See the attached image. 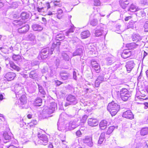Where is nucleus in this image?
<instances>
[{
    "mask_svg": "<svg viewBox=\"0 0 148 148\" xmlns=\"http://www.w3.org/2000/svg\"><path fill=\"white\" fill-rule=\"evenodd\" d=\"M129 148H138L137 147H135L136 143L135 140L132 139L131 141L128 145Z\"/></svg>",
    "mask_w": 148,
    "mask_h": 148,
    "instance_id": "nucleus-33",
    "label": "nucleus"
},
{
    "mask_svg": "<svg viewBox=\"0 0 148 148\" xmlns=\"http://www.w3.org/2000/svg\"><path fill=\"white\" fill-rule=\"evenodd\" d=\"M131 55L130 51H124L122 53L121 56L124 59H126L129 57Z\"/></svg>",
    "mask_w": 148,
    "mask_h": 148,
    "instance_id": "nucleus-19",
    "label": "nucleus"
},
{
    "mask_svg": "<svg viewBox=\"0 0 148 148\" xmlns=\"http://www.w3.org/2000/svg\"><path fill=\"white\" fill-rule=\"evenodd\" d=\"M62 56L64 60L65 61H69V57L68 55L65 53H62Z\"/></svg>",
    "mask_w": 148,
    "mask_h": 148,
    "instance_id": "nucleus-46",
    "label": "nucleus"
},
{
    "mask_svg": "<svg viewBox=\"0 0 148 148\" xmlns=\"http://www.w3.org/2000/svg\"><path fill=\"white\" fill-rule=\"evenodd\" d=\"M105 133L104 132H103L101 134L99 137L105 139Z\"/></svg>",
    "mask_w": 148,
    "mask_h": 148,
    "instance_id": "nucleus-63",
    "label": "nucleus"
},
{
    "mask_svg": "<svg viewBox=\"0 0 148 148\" xmlns=\"http://www.w3.org/2000/svg\"><path fill=\"white\" fill-rule=\"evenodd\" d=\"M132 18V16H129L125 17L124 20L125 21H127L131 19Z\"/></svg>",
    "mask_w": 148,
    "mask_h": 148,
    "instance_id": "nucleus-62",
    "label": "nucleus"
},
{
    "mask_svg": "<svg viewBox=\"0 0 148 148\" xmlns=\"http://www.w3.org/2000/svg\"><path fill=\"white\" fill-rule=\"evenodd\" d=\"M119 3L121 7L123 9H125L129 3L128 1L126 0H122L119 1Z\"/></svg>",
    "mask_w": 148,
    "mask_h": 148,
    "instance_id": "nucleus-20",
    "label": "nucleus"
},
{
    "mask_svg": "<svg viewBox=\"0 0 148 148\" xmlns=\"http://www.w3.org/2000/svg\"><path fill=\"white\" fill-rule=\"evenodd\" d=\"M139 46L138 44L135 43H132L128 45V47L131 49H134L138 48Z\"/></svg>",
    "mask_w": 148,
    "mask_h": 148,
    "instance_id": "nucleus-30",
    "label": "nucleus"
},
{
    "mask_svg": "<svg viewBox=\"0 0 148 148\" xmlns=\"http://www.w3.org/2000/svg\"><path fill=\"white\" fill-rule=\"evenodd\" d=\"M136 16L140 17L141 16H143L145 15V13L143 10H140L137 11L136 13Z\"/></svg>",
    "mask_w": 148,
    "mask_h": 148,
    "instance_id": "nucleus-38",
    "label": "nucleus"
},
{
    "mask_svg": "<svg viewBox=\"0 0 148 148\" xmlns=\"http://www.w3.org/2000/svg\"><path fill=\"white\" fill-rule=\"evenodd\" d=\"M84 143L87 144L89 146L91 147L92 146L93 143L92 142V138L90 137H87L84 139Z\"/></svg>",
    "mask_w": 148,
    "mask_h": 148,
    "instance_id": "nucleus-17",
    "label": "nucleus"
},
{
    "mask_svg": "<svg viewBox=\"0 0 148 148\" xmlns=\"http://www.w3.org/2000/svg\"><path fill=\"white\" fill-rule=\"evenodd\" d=\"M64 36L63 34H60L56 36V39L58 40H62L64 39Z\"/></svg>",
    "mask_w": 148,
    "mask_h": 148,
    "instance_id": "nucleus-42",
    "label": "nucleus"
},
{
    "mask_svg": "<svg viewBox=\"0 0 148 148\" xmlns=\"http://www.w3.org/2000/svg\"><path fill=\"white\" fill-rule=\"evenodd\" d=\"M53 113L49 109L47 108L43 110L42 113L43 118H46L50 116V114Z\"/></svg>",
    "mask_w": 148,
    "mask_h": 148,
    "instance_id": "nucleus-13",
    "label": "nucleus"
},
{
    "mask_svg": "<svg viewBox=\"0 0 148 148\" xmlns=\"http://www.w3.org/2000/svg\"><path fill=\"white\" fill-rule=\"evenodd\" d=\"M120 106L113 101L109 103L107 106V109L112 116L115 115L119 110Z\"/></svg>",
    "mask_w": 148,
    "mask_h": 148,
    "instance_id": "nucleus-2",
    "label": "nucleus"
},
{
    "mask_svg": "<svg viewBox=\"0 0 148 148\" xmlns=\"http://www.w3.org/2000/svg\"><path fill=\"white\" fill-rule=\"evenodd\" d=\"M9 64L10 67L14 70L18 71H19L20 70V68L15 65V64L13 62L10 61L9 62Z\"/></svg>",
    "mask_w": 148,
    "mask_h": 148,
    "instance_id": "nucleus-23",
    "label": "nucleus"
},
{
    "mask_svg": "<svg viewBox=\"0 0 148 148\" xmlns=\"http://www.w3.org/2000/svg\"><path fill=\"white\" fill-rule=\"evenodd\" d=\"M97 81L100 82H101L104 81V77L103 75L99 76L97 79Z\"/></svg>",
    "mask_w": 148,
    "mask_h": 148,
    "instance_id": "nucleus-51",
    "label": "nucleus"
},
{
    "mask_svg": "<svg viewBox=\"0 0 148 148\" xmlns=\"http://www.w3.org/2000/svg\"><path fill=\"white\" fill-rule=\"evenodd\" d=\"M75 30L74 27L73 26H71V27L68 30L65 32V33H74V31Z\"/></svg>",
    "mask_w": 148,
    "mask_h": 148,
    "instance_id": "nucleus-50",
    "label": "nucleus"
},
{
    "mask_svg": "<svg viewBox=\"0 0 148 148\" xmlns=\"http://www.w3.org/2000/svg\"><path fill=\"white\" fill-rule=\"evenodd\" d=\"M92 68L97 73H99L100 71V67L98 63L92 66Z\"/></svg>",
    "mask_w": 148,
    "mask_h": 148,
    "instance_id": "nucleus-32",
    "label": "nucleus"
},
{
    "mask_svg": "<svg viewBox=\"0 0 148 148\" xmlns=\"http://www.w3.org/2000/svg\"><path fill=\"white\" fill-rule=\"evenodd\" d=\"M137 10L136 6L134 4H132L130 7L127 9V11L131 12H134Z\"/></svg>",
    "mask_w": 148,
    "mask_h": 148,
    "instance_id": "nucleus-31",
    "label": "nucleus"
},
{
    "mask_svg": "<svg viewBox=\"0 0 148 148\" xmlns=\"http://www.w3.org/2000/svg\"><path fill=\"white\" fill-rule=\"evenodd\" d=\"M135 22V21H130L125 27V29H133L134 27V24Z\"/></svg>",
    "mask_w": 148,
    "mask_h": 148,
    "instance_id": "nucleus-25",
    "label": "nucleus"
},
{
    "mask_svg": "<svg viewBox=\"0 0 148 148\" xmlns=\"http://www.w3.org/2000/svg\"><path fill=\"white\" fill-rule=\"evenodd\" d=\"M66 100L73 105H75L77 103V100L76 96L71 94L68 95L66 97Z\"/></svg>",
    "mask_w": 148,
    "mask_h": 148,
    "instance_id": "nucleus-7",
    "label": "nucleus"
},
{
    "mask_svg": "<svg viewBox=\"0 0 148 148\" xmlns=\"http://www.w3.org/2000/svg\"><path fill=\"white\" fill-rule=\"evenodd\" d=\"M38 136V139L37 140L38 144L44 145H46L47 144L48 140L47 136L46 135L39 134Z\"/></svg>",
    "mask_w": 148,
    "mask_h": 148,
    "instance_id": "nucleus-5",
    "label": "nucleus"
},
{
    "mask_svg": "<svg viewBox=\"0 0 148 148\" xmlns=\"http://www.w3.org/2000/svg\"><path fill=\"white\" fill-rule=\"evenodd\" d=\"M60 60L59 58H56L55 61V63L56 65L57 66H58L60 63Z\"/></svg>",
    "mask_w": 148,
    "mask_h": 148,
    "instance_id": "nucleus-54",
    "label": "nucleus"
},
{
    "mask_svg": "<svg viewBox=\"0 0 148 148\" xmlns=\"http://www.w3.org/2000/svg\"><path fill=\"white\" fill-rule=\"evenodd\" d=\"M135 64L133 61L130 60L126 63L125 66L128 73H130L134 66Z\"/></svg>",
    "mask_w": 148,
    "mask_h": 148,
    "instance_id": "nucleus-8",
    "label": "nucleus"
},
{
    "mask_svg": "<svg viewBox=\"0 0 148 148\" xmlns=\"http://www.w3.org/2000/svg\"><path fill=\"white\" fill-rule=\"evenodd\" d=\"M103 26L102 24H100L96 28L95 33L96 36L98 37L103 34L105 35L106 34V31L104 29Z\"/></svg>",
    "mask_w": 148,
    "mask_h": 148,
    "instance_id": "nucleus-6",
    "label": "nucleus"
},
{
    "mask_svg": "<svg viewBox=\"0 0 148 148\" xmlns=\"http://www.w3.org/2000/svg\"><path fill=\"white\" fill-rule=\"evenodd\" d=\"M88 123L90 126L95 127L98 125V122L95 119L90 118L88 120Z\"/></svg>",
    "mask_w": 148,
    "mask_h": 148,
    "instance_id": "nucleus-12",
    "label": "nucleus"
},
{
    "mask_svg": "<svg viewBox=\"0 0 148 148\" xmlns=\"http://www.w3.org/2000/svg\"><path fill=\"white\" fill-rule=\"evenodd\" d=\"M54 51V48L51 47L50 49L49 47H47L43 49L41 51V55L40 56L42 59H44L46 58L48 55H51L53 53Z\"/></svg>",
    "mask_w": 148,
    "mask_h": 148,
    "instance_id": "nucleus-3",
    "label": "nucleus"
},
{
    "mask_svg": "<svg viewBox=\"0 0 148 148\" xmlns=\"http://www.w3.org/2000/svg\"><path fill=\"white\" fill-rule=\"evenodd\" d=\"M53 3L54 5L55 6H58L59 7H60L61 6V4L60 3V1H55L53 2Z\"/></svg>",
    "mask_w": 148,
    "mask_h": 148,
    "instance_id": "nucleus-48",
    "label": "nucleus"
},
{
    "mask_svg": "<svg viewBox=\"0 0 148 148\" xmlns=\"http://www.w3.org/2000/svg\"><path fill=\"white\" fill-rule=\"evenodd\" d=\"M29 77L33 79L37 78L38 77V74L36 72V70L31 71L29 73Z\"/></svg>",
    "mask_w": 148,
    "mask_h": 148,
    "instance_id": "nucleus-27",
    "label": "nucleus"
},
{
    "mask_svg": "<svg viewBox=\"0 0 148 148\" xmlns=\"http://www.w3.org/2000/svg\"><path fill=\"white\" fill-rule=\"evenodd\" d=\"M23 23V22L19 20H15L13 22L14 24L20 25V27L18 29V32L22 34L26 33L29 29V25L28 24L21 26Z\"/></svg>",
    "mask_w": 148,
    "mask_h": 148,
    "instance_id": "nucleus-1",
    "label": "nucleus"
},
{
    "mask_svg": "<svg viewBox=\"0 0 148 148\" xmlns=\"http://www.w3.org/2000/svg\"><path fill=\"white\" fill-rule=\"evenodd\" d=\"M20 100L22 105L26 104L27 103V100L26 96L24 95H22L20 98Z\"/></svg>",
    "mask_w": 148,
    "mask_h": 148,
    "instance_id": "nucleus-26",
    "label": "nucleus"
},
{
    "mask_svg": "<svg viewBox=\"0 0 148 148\" xmlns=\"http://www.w3.org/2000/svg\"><path fill=\"white\" fill-rule=\"evenodd\" d=\"M32 29L35 31H41L43 29L42 27L38 24H34L32 26Z\"/></svg>",
    "mask_w": 148,
    "mask_h": 148,
    "instance_id": "nucleus-21",
    "label": "nucleus"
},
{
    "mask_svg": "<svg viewBox=\"0 0 148 148\" xmlns=\"http://www.w3.org/2000/svg\"><path fill=\"white\" fill-rule=\"evenodd\" d=\"M120 95L122 99L124 101H127L130 97V93L125 88H123L120 90Z\"/></svg>",
    "mask_w": 148,
    "mask_h": 148,
    "instance_id": "nucleus-4",
    "label": "nucleus"
},
{
    "mask_svg": "<svg viewBox=\"0 0 148 148\" xmlns=\"http://www.w3.org/2000/svg\"><path fill=\"white\" fill-rule=\"evenodd\" d=\"M90 35V33L88 30L83 32L80 34L81 37L82 39L86 38L89 37Z\"/></svg>",
    "mask_w": 148,
    "mask_h": 148,
    "instance_id": "nucleus-22",
    "label": "nucleus"
},
{
    "mask_svg": "<svg viewBox=\"0 0 148 148\" xmlns=\"http://www.w3.org/2000/svg\"><path fill=\"white\" fill-rule=\"evenodd\" d=\"M73 33H66L65 35L67 36H69L70 38H71L73 37Z\"/></svg>",
    "mask_w": 148,
    "mask_h": 148,
    "instance_id": "nucleus-57",
    "label": "nucleus"
},
{
    "mask_svg": "<svg viewBox=\"0 0 148 148\" xmlns=\"http://www.w3.org/2000/svg\"><path fill=\"white\" fill-rule=\"evenodd\" d=\"M140 134L142 136H145L148 134V128L142 129L140 131Z\"/></svg>",
    "mask_w": 148,
    "mask_h": 148,
    "instance_id": "nucleus-39",
    "label": "nucleus"
},
{
    "mask_svg": "<svg viewBox=\"0 0 148 148\" xmlns=\"http://www.w3.org/2000/svg\"><path fill=\"white\" fill-rule=\"evenodd\" d=\"M122 116L126 118L132 119L134 118V115L130 110H128L123 113Z\"/></svg>",
    "mask_w": 148,
    "mask_h": 148,
    "instance_id": "nucleus-11",
    "label": "nucleus"
},
{
    "mask_svg": "<svg viewBox=\"0 0 148 148\" xmlns=\"http://www.w3.org/2000/svg\"><path fill=\"white\" fill-rule=\"evenodd\" d=\"M107 122L106 120L102 121L100 123L99 126L101 130H104L106 128L107 126Z\"/></svg>",
    "mask_w": 148,
    "mask_h": 148,
    "instance_id": "nucleus-24",
    "label": "nucleus"
},
{
    "mask_svg": "<svg viewBox=\"0 0 148 148\" xmlns=\"http://www.w3.org/2000/svg\"><path fill=\"white\" fill-rule=\"evenodd\" d=\"M12 58L14 60L16 61H21V56L18 55H13Z\"/></svg>",
    "mask_w": 148,
    "mask_h": 148,
    "instance_id": "nucleus-40",
    "label": "nucleus"
},
{
    "mask_svg": "<svg viewBox=\"0 0 148 148\" xmlns=\"http://www.w3.org/2000/svg\"><path fill=\"white\" fill-rule=\"evenodd\" d=\"M42 99L40 98H37L34 101V104L36 106H40L42 103Z\"/></svg>",
    "mask_w": 148,
    "mask_h": 148,
    "instance_id": "nucleus-34",
    "label": "nucleus"
},
{
    "mask_svg": "<svg viewBox=\"0 0 148 148\" xmlns=\"http://www.w3.org/2000/svg\"><path fill=\"white\" fill-rule=\"evenodd\" d=\"M29 16V14L24 12H23L21 15V17L23 20H25L28 18Z\"/></svg>",
    "mask_w": 148,
    "mask_h": 148,
    "instance_id": "nucleus-35",
    "label": "nucleus"
},
{
    "mask_svg": "<svg viewBox=\"0 0 148 148\" xmlns=\"http://www.w3.org/2000/svg\"><path fill=\"white\" fill-rule=\"evenodd\" d=\"M56 108H57V104L55 102H52L51 103L50 106L48 109H49L52 113H53L55 110Z\"/></svg>",
    "mask_w": 148,
    "mask_h": 148,
    "instance_id": "nucleus-28",
    "label": "nucleus"
},
{
    "mask_svg": "<svg viewBox=\"0 0 148 148\" xmlns=\"http://www.w3.org/2000/svg\"><path fill=\"white\" fill-rule=\"evenodd\" d=\"M55 83L56 84V86H60V84H62V82L58 80L56 81Z\"/></svg>",
    "mask_w": 148,
    "mask_h": 148,
    "instance_id": "nucleus-60",
    "label": "nucleus"
},
{
    "mask_svg": "<svg viewBox=\"0 0 148 148\" xmlns=\"http://www.w3.org/2000/svg\"><path fill=\"white\" fill-rule=\"evenodd\" d=\"M82 53V48H78L76 49L73 53V56L81 55Z\"/></svg>",
    "mask_w": 148,
    "mask_h": 148,
    "instance_id": "nucleus-29",
    "label": "nucleus"
},
{
    "mask_svg": "<svg viewBox=\"0 0 148 148\" xmlns=\"http://www.w3.org/2000/svg\"><path fill=\"white\" fill-rule=\"evenodd\" d=\"M141 39V37L139 34H133L132 36V40L133 41L138 43L137 42L140 40Z\"/></svg>",
    "mask_w": 148,
    "mask_h": 148,
    "instance_id": "nucleus-18",
    "label": "nucleus"
},
{
    "mask_svg": "<svg viewBox=\"0 0 148 148\" xmlns=\"http://www.w3.org/2000/svg\"><path fill=\"white\" fill-rule=\"evenodd\" d=\"M144 27L145 28V31L146 32H148V21L146 22L144 25Z\"/></svg>",
    "mask_w": 148,
    "mask_h": 148,
    "instance_id": "nucleus-52",
    "label": "nucleus"
},
{
    "mask_svg": "<svg viewBox=\"0 0 148 148\" xmlns=\"http://www.w3.org/2000/svg\"><path fill=\"white\" fill-rule=\"evenodd\" d=\"M23 38L24 40H25L32 41L35 40V36L33 34L30 33L27 35L23 36Z\"/></svg>",
    "mask_w": 148,
    "mask_h": 148,
    "instance_id": "nucleus-9",
    "label": "nucleus"
},
{
    "mask_svg": "<svg viewBox=\"0 0 148 148\" xmlns=\"http://www.w3.org/2000/svg\"><path fill=\"white\" fill-rule=\"evenodd\" d=\"M105 139L99 137V140L98 141V143L99 144H101Z\"/></svg>",
    "mask_w": 148,
    "mask_h": 148,
    "instance_id": "nucleus-56",
    "label": "nucleus"
},
{
    "mask_svg": "<svg viewBox=\"0 0 148 148\" xmlns=\"http://www.w3.org/2000/svg\"><path fill=\"white\" fill-rule=\"evenodd\" d=\"M15 92L16 96L23 93L24 88L21 86L18 85H16L15 87Z\"/></svg>",
    "mask_w": 148,
    "mask_h": 148,
    "instance_id": "nucleus-10",
    "label": "nucleus"
},
{
    "mask_svg": "<svg viewBox=\"0 0 148 148\" xmlns=\"http://www.w3.org/2000/svg\"><path fill=\"white\" fill-rule=\"evenodd\" d=\"M16 75L13 72H10L6 74L5 77L8 81L13 80L16 77Z\"/></svg>",
    "mask_w": 148,
    "mask_h": 148,
    "instance_id": "nucleus-14",
    "label": "nucleus"
},
{
    "mask_svg": "<svg viewBox=\"0 0 148 148\" xmlns=\"http://www.w3.org/2000/svg\"><path fill=\"white\" fill-rule=\"evenodd\" d=\"M3 136L5 140H9L11 138V136L8 133H4L3 134Z\"/></svg>",
    "mask_w": 148,
    "mask_h": 148,
    "instance_id": "nucleus-43",
    "label": "nucleus"
},
{
    "mask_svg": "<svg viewBox=\"0 0 148 148\" xmlns=\"http://www.w3.org/2000/svg\"><path fill=\"white\" fill-rule=\"evenodd\" d=\"M36 8L37 11L40 13L44 12L45 11L44 8V7L40 8L39 7H37Z\"/></svg>",
    "mask_w": 148,
    "mask_h": 148,
    "instance_id": "nucleus-49",
    "label": "nucleus"
},
{
    "mask_svg": "<svg viewBox=\"0 0 148 148\" xmlns=\"http://www.w3.org/2000/svg\"><path fill=\"white\" fill-rule=\"evenodd\" d=\"M0 50L4 53H6L7 52V49L4 47H0Z\"/></svg>",
    "mask_w": 148,
    "mask_h": 148,
    "instance_id": "nucleus-53",
    "label": "nucleus"
},
{
    "mask_svg": "<svg viewBox=\"0 0 148 148\" xmlns=\"http://www.w3.org/2000/svg\"><path fill=\"white\" fill-rule=\"evenodd\" d=\"M60 75L62 79L66 80L68 79L69 74L65 71H62L60 72Z\"/></svg>",
    "mask_w": 148,
    "mask_h": 148,
    "instance_id": "nucleus-15",
    "label": "nucleus"
},
{
    "mask_svg": "<svg viewBox=\"0 0 148 148\" xmlns=\"http://www.w3.org/2000/svg\"><path fill=\"white\" fill-rule=\"evenodd\" d=\"M88 116L86 115H84L83 117H82V120H83V122H84L85 121L86 119H87L88 118Z\"/></svg>",
    "mask_w": 148,
    "mask_h": 148,
    "instance_id": "nucleus-61",
    "label": "nucleus"
},
{
    "mask_svg": "<svg viewBox=\"0 0 148 148\" xmlns=\"http://www.w3.org/2000/svg\"><path fill=\"white\" fill-rule=\"evenodd\" d=\"M115 128V127L114 126H111L110 127L108 131L106 132L107 134H110L113 131Z\"/></svg>",
    "mask_w": 148,
    "mask_h": 148,
    "instance_id": "nucleus-44",
    "label": "nucleus"
},
{
    "mask_svg": "<svg viewBox=\"0 0 148 148\" xmlns=\"http://www.w3.org/2000/svg\"><path fill=\"white\" fill-rule=\"evenodd\" d=\"M101 3L99 0H94L93 4L95 6H100Z\"/></svg>",
    "mask_w": 148,
    "mask_h": 148,
    "instance_id": "nucleus-47",
    "label": "nucleus"
},
{
    "mask_svg": "<svg viewBox=\"0 0 148 148\" xmlns=\"http://www.w3.org/2000/svg\"><path fill=\"white\" fill-rule=\"evenodd\" d=\"M46 7L47 8V9H48L50 8V4L48 2L46 3Z\"/></svg>",
    "mask_w": 148,
    "mask_h": 148,
    "instance_id": "nucleus-64",
    "label": "nucleus"
},
{
    "mask_svg": "<svg viewBox=\"0 0 148 148\" xmlns=\"http://www.w3.org/2000/svg\"><path fill=\"white\" fill-rule=\"evenodd\" d=\"M38 90L39 92L43 95H45L46 94V92L45 91L42 86L39 84H38Z\"/></svg>",
    "mask_w": 148,
    "mask_h": 148,
    "instance_id": "nucleus-36",
    "label": "nucleus"
},
{
    "mask_svg": "<svg viewBox=\"0 0 148 148\" xmlns=\"http://www.w3.org/2000/svg\"><path fill=\"white\" fill-rule=\"evenodd\" d=\"M37 122L36 120H33L31 121L28 123V125L30 127V128L33 127H34V126L37 124Z\"/></svg>",
    "mask_w": 148,
    "mask_h": 148,
    "instance_id": "nucleus-41",
    "label": "nucleus"
},
{
    "mask_svg": "<svg viewBox=\"0 0 148 148\" xmlns=\"http://www.w3.org/2000/svg\"><path fill=\"white\" fill-rule=\"evenodd\" d=\"M77 124H76L75 121H71L68 124V128L70 130H73L78 126Z\"/></svg>",
    "mask_w": 148,
    "mask_h": 148,
    "instance_id": "nucleus-16",
    "label": "nucleus"
},
{
    "mask_svg": "<svg viewBox=\"0 0 148 148\" xmlns=\"http://www.w3.org/2000/svg\"><path fill=\"white\" fill-rule=\"evenodd\" d=\"M63 15V11L61 9H59L57 10V17L59 19H60Z\"/></svg>",
    "mask_w": 148,
    "mask_h": 148,
    "instance_id": "nucleus-37",
    "label": "nucleus"
},
{
    "mask_svg": "<svg viewBox=\"0 0 148 148\" xmlns=\"http://www.w3.org/2000/svg\"><path fill=\"white\" fill-rule=\"evenodd\" d=\"M101 83L100 82L97 81V80L96 79L95 83V86L96 87H99Z\"/></svg>",
    "mask_w": 148,
    "mask_h": 148,
    "instance_id": "nucleus-55",
    "label": "nucleus"
},
{
    "mask_svg": "<svg viewBox=\"0 0 148 148\" xmlns=\"http://www.w3.org/2000/svg\"><path fill=\"white\" fill-rule=\"evenodd\" d=\"M91 64L92 66L93 65L96 64H98L97 62L94 59H92L91 60Z\"/></svg>",
    "mask_w": 148,
    "mask_h": 148,
    "instance_id": "nucleus-59",
    "label": "nucleus"
},
{
    "mask_svg": "<svg viewBox=\"0 0 148 148\" xmlns=\"http://www.w3.org/2000/svg\"><path fill=\"white\" fill-rule=\"evenodd\" d=\"M98 23V21L97 19H93L91 20L90 22V25L93 26L96 25Z\"/></svg>",
    "mask_w": 148,
    "mask_h": 148,
    "instance_id": "nucleus-45",
    "label": "nucleus"
},
{
    "mask_svg": "<svg viewBox=\"0 0 148 148\" xmlns=\"http://www.w3.org/2000/svg\"><path fill=\"white\" fill-rule=\"evenodd\" d=\"M76 134L78 137H80L82 134L80 131L78 130L76 132Z\"/></svg>",
    "mask_w": 148,
    "mask_h": 148,
    "instance_id": "nucleus-58",
    "label": "nucleus"
}]
</instances>
